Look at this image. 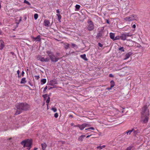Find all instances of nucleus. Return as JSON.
<instances>
[{
	"label": "nucleus",
	"mask_w": 150,
	"mask_h": 150,
	"mask_svg": "<svg viewBox=\"0 0 150 150\" xmlns=\"http://www.w3.org/2000/svg\"><path fill=\"white\" fill-rule=\"evenodd\" d=\"M46 53L49 57H50L53 54L50 51H47Z\"/></svg>",
	"instance_id": "nucleus-18"
},
{
	"label": "nucleus",
	"mask_w": 150,
	"mask_h": 150,
	"mask_svg": "<svg viewBox=\"0 0 150 150\" xmlns=\"http://www.w3.org/2000/svg\"><path fill=\"white\" fill-rule=\"evenodd\" d=\"M21 110H22L18 109V110L16 111V112L15 114V115H18L20 114L21 112Z\"/></svg>",
	"instance_id": "nucleus-23"
},
{
	"label": "nucleus",
	"mask_w": 150,
	"mask_h": 150,
	"mask_svg": "<svg viewBox=\"0 0 150 150\" xmlns=\"http://www.w3.org/2000/svg\"><path fill=\"white\" fill-rule=\"evenodd\" d=\"M89 129H91L92 130H94L95 129V128L93 127H89L87 129H86L85 130H88Z\"/></svg>",
	"instance_id": "nucleus-34"
},
{
	"label": "nucleus",
	"mask_w": 150,
	"mask_h": 150,
	"mask_svg": "<svg viewBox=\"0 0 150 150\" xmlns=\"http://www.w3.org/2000/svg\"><path fill=\"white\" fill-rule=\"evenodd\" d=\"M58 116V115L57 113H55L54 115V117L55 118H57Z\"/></svg>",
	"instance_id": "nucleus-39"
},
{
	"label": "nucleus",
	"mask_w": 150,
	"mask_h": 150,
	"mask_svg": "<svg viewBox=\"0 0 150 150\" xmlns=\"http://www.w3.org/2000/svg\"><path fill=\"white\" fill-rule=\"evenodd\" d=\"M132 147L131 146H129L127 148L126 150H131Z\"/></svg>",
	"instance_id": "nucleus-42"
},
{
	"label": "nucleus",
	"mask_w": 150,
	"mask_h": 150,
	"mask_svg": "<svg viewBox=\"0 0 150 150\" xmlns=\"http://www.w3.org/2000/svg\"><path fill=\"white\" fill-rule=\"evenodd\" d=\"M17 73L18 75V77H19V73H20V71L19 70H18L17 71Z\"/></svg>",
	"instance_id": "nucleus-45"
},
{
	"label": "nucleus",
	"mask_w": 150,
	"mask_h": 150,
	"mask_svg": "<svg viewBox=\"0 0 150 150\" xmlns=\"http://www.w3.org/2000/svg\"><path fill=\"white\" fill-rule=\"evenodd\" d=\"M57 83V81L55 80H53L50 81L49 85L51 86H54L55 84Z\"/></svg>",
	"instance_id": "nucleus-10"
},
{
	"label": "nucleus",
	"mask_w": 150,
	"mask_h": 150,
	"mask_svg": "<svg viewBox=\"0 0 150 150\" xmlns=\"http://www.w3.org/2000/svg\"><path fill=\"white\" fill-rule=\"evenodd\" d=\"M109 76L110 77H112L113 76V75L112 74H110Z\"/></svg>",
	"instance_id": "nucleus-49"
},
{
	"label": "nucleus",
	"mask_w": 150,
	"mask_h": 150,
	"mask_svg": "<svg viewBox=\"0 0 150 150\" xmlns=\"http://www.w3.org/2000/svg\"><path fill=\"white\" fill-rule=\"evenodd\" d=\"M105 147V145H103L102 146H99L97 147V149H102L103 148H104Z\"/></svg>",
	"instance_id": "nucleus-28"
},
{
	"label": "nucleus",
	"mask_w": 150,
	"mask_h": 150,
	"mask_svg": "<svg viewBox=\"0 0 150 150\" xmlns=\"http://www.w3.org/2000/svg\"><path fill=\"white\" fill-rule=\"evenodd\" d=\"M56 13H57V14H59V9H57L56 10Z\"/></svg>",
	"instance_id": "nucleus-48"
},
{
	"label": "nucleus",
	"mask_w": 150,
	"mask_h": 150,
	"mask_svg": "<svg viewBox=\"0 0 150 150\" xmlns=\"http://www.w3.org/2000/svg\"><path fill=\"white\" fill-rule=\"evenodd\" d=\"M71 45L73 47L76 46V45L75 44H73V43H72L71 44Z\"/></svg>",
	"instance_id": "nucleus-47"
},
{
	"label": "nucleus",
	"mask_w": 150,
	"mask_h": 150,
	"mask_svg": "<svg viewBox=\"0 0 150 150\" xmlns=\"http://www.w3.org/2000/svg\"><path fill=\"white\" fill-rule=\"evenodd\" d=\"M86 137L85 135H82L78 138V140L80 141H82L84 137Z\"/></svg>",
	"instance_id": "nucleus-14"
},
{
	"label": "nucleus",
	"mask_w": 150,
	"mask_h": 150,
	"mask_svg": "<svg viewBox=\"0 0 150 150\" xmlns=\"http://www.w3.org/2000/svg\"><path fill=\"white\" fill-rule=\"evenodd\" d=\"M32 143V141L29 139L23 141L21 142V144L24 146V147L27 148L28 150L30 149Z\"/></svg>",
	"instance_id": "nucleus-3"
},
{
	"label": "nucleus",
	"mask_w": 150,
	"mask_h": 150,
	"mask_svg": "<svg viewBox=\"0 0 150 150\" xmlns=\"http://www.w3.org/2000/svg\"><path fill=\"white\" fill-rule=\"evenodd\" d=\"M132 54V53L131 52H129L126 54L125 55V58L124 59L126 60L128 59Z\"/></svg>",
	"instance_id": "nucleus-12"
},
{
	"label": "nucleus",
	"mask_w": 150,
	"mask_h": 150,
	"mask_svg": "<svg viewBox=\"0 0 150 150\" xmlns=\"http://www.w3.org/2000/svg\"><path fill=\"white\" fill-rule=\"evenodd\" d=\"M107 23H109V21H108V20H107Z\"/></svg>",
	"instance_id": "nucleus-56"
},
{
	"label": "nucleus",
	"mask_w": 150,
	"mask_h": 150,
	"mask_svg": "<svg viewBox=\"0 0 150 150\" xmlns=\"http://www.w3.org/2000/svg\"><path fill=\"white\" fill-rule=\"evenodd\" d=\"M11 53L12 54H13V52H11Z\"/></svg>",
	"instance_id": "nucleus-58"
},
{
	"label": "nucleus",
	"mask_w": 150,
	"mask_h": 150,
	"mask_svg": "<svg viewBox=\"0 0 150 150\" xmlns=\"http://www.w3.org/2000/svg\"><path fill=\"white\" fill-rule=\"evenodd\" d=\"M44 25L46 27H49L50 25V23L49 21L47 19H45L44 21Z\"/></svg>",
	"instance_id": "nucleus-9"
},
{
	"label": "nucleus",
	"mask_w": 150,
	"mask_h": 150,
	"mask_svg": "<svg viewBox=\"0 0 150 150\" xmlns=\"http://www.w3.org/2000/svg\"><path fill=\"white\" fill-rule=\"evenodd\" d=\"M57 15L58 17V21L59 22H60V20L61 19V18H62V16H61V15L60 14H57Z\"/></svg>",
	"instance_id": "nucleus-24"
},
{
	"label": "nucleus",
	"mask_w": 150,
	"mask_h": 150,
	"mask_svg": "<svg viewBox=\"0 0 150 150\" xmlns=\"http://www.w3.org/2000/svg\"><path fill=\"white\" fill-rule=\"evenodd\" d=\"M86 124L84 123L81 125L78 124L76 125H75L74 126V127H78L79 128L80 130H82L86 127Z\"/></svg>",
	"instance_id": "nucleus-8"
},
{
	"label": "nucleus",
	"mask_w": 150,
	"mask_h": 150,
	"mask_svg": "<svg viewBox=\"0 0 150 150\" xmlns=\"http://www.w3.org/2000/svg\"><path fill=\"white\" fill-rule=\"evenodd\" d=\"M22 20V18L21 17H20V19H19V22H21Z\"/></svg>",
	"instance_id": "nucleus-53"
},
{
	"label": "nucleus",
	"mask_w": 150,
	"mask_h": 150,
	"mask_svg": "<svg viewBox=\"0 0 150 150\" xmlns=\"http://www.w3.org/2000/svg\"><path fill=\"white\" fill-rule=\"evenodd\" d=\"M127 28V29H129V26L128 25H127L125 27V28H124V29L125 30H127L126 29H125Z\"/></svg>",
	"instance_id": "nucleus-40"
},
{
	"label": "nucleus",
	"mask_w": 150,
	"mask_h": 150,
	"mask_svg": "<svg viewBox=\"0 0 150 150\" xmlns=\"http://www.w3.org/2000/svg\"><path fill=\"white\" fill-rule=\"evenodd\" d=\"M119 39H120V36L118 35V36H116L115 37L114 40H118Z\"/></svg>",
	"instance_id": "nucleus-29"
},
{
	"label": "nucleus",
	"mask_w": 150,
	"mask_h": 150,
	"mask_svg": "<svg viewBox=\"0 0 150 150\" xmlns=\"http://www.w3.org/2000/svg\"><path fill=\"white\" fill-rule=\"evenodd\" d=\"M17 109L26 110L29 108L30 105L27 103H19L16 105Z\"/></svg>",
	"instance_id": "nucleus-2"
},
{
	"label": "nucleus",
	"mask_w": 150,
	"mask_h": 150,
	"mask_svg": "<svg viewBox=\"0 0 150 150\" xmlns=\"http://www.w3.org/2000/svg\"><path fill=\"white\" fill-rule=\"evenodd\" d=\"M142 119L144 123H146L149 120V112L146 105H144L142 108Z\"/></svg>",
	"instance_id": "nucleus-1"
},
{
	"label": "nucleus",
	"mask_w": 150,
	"mask_h": 150,
	"mask_svg": "<svg viewBox=\"0 0 150 150\" xmlns=\"http://www.w3.org/2000/svg\"><path fill=\"white\" fill-rule=\"evenodd\" d=\"M50 97H48L47 98V100L46 101V102L47 103V106H48V104L50 102Z\"/></svg>",
	"instance_id": "nucleus-25"
},
{
	"label": "nucleus",
	"mask_w": 150,
	"mask_h": 150,
	"mask_svg": "<svg viewBox=\"0 0 150 150\" xmlns=\"http://www.w3.org/2000/svg\"><path fill=\"white\" fill-rule=\"evenodd\" d=\"M24 72L23 71L22 72V75L23 76L24 74Z\"/></svg>",
	"instance_id": "nucleus-52"
},
{
	"label": "nucleus",
	"mask_w": 150,
	"mask_h": 150,
	"mask_svg": "<svg viewBox=\"0 0 150 150\" xmlns=\"http://www.w3.org/2000/svg\"><path fill=\"white\" fill-rule=\"evenodd\" d=\"M110 86L111 88L115 86V83L112 80L110 82Z\"/></svg>",
	"instance_id": "nucleus-21"
},
{
	"label": "nucleus",
	"mask_w": 150,
	"mask_h": 150,
	"mask_svg": "<svg viewBox=\"0 0 150 150\" xmlns=\"http://www.w3.org/2000/svg\"><path fill=\"white\" fill-rule=\"evenodd\" d=\"M81 57L85 60H87V59L86 57V55L85 54H83L81 55Z\"/></svg>",
	"instance_id": "nucleus-20"
},
{
	"label": "nucleus",
	"mask_w": 150,
	"mask_h": 150,
	"mask_svg": "<svg viewBox=\"0 0 150 150\" xmlns=\"http://www.w3.org/2000/svg\"><path fill=\"white\" fill-rule=\"evenodd\" d=\"M137 18V16L136 15L132 14L125 18H124V19L126 21L130 22L134 20H136Z\"/></svg>",
	"instance_id": "nucleus-4"
},
{
	"label": "nucleus",
	"mask_w": 150,
	"mask_h": 150,
	"mask_svg": "<svg viewBox=\"0 0 150 150\" xmlns=\"http://www.w3.org/2000/svg\"><path fill=\"white\" fill-rule=\"evenodd\" d=\"M112 88H111V86H110V88H107V89H108V90H110L112 89Z\"/></svg>",
	"instance_id": "nucleus-51"
},
{
	"label": "nucleus",
	"mask_w": 150,
	"mask_h": 150,
	"mask_svg": "<svg viewBox=\"0 0 150 150\" xmlns=\"http://www.w3.org/2000/svg\"><path fill=\"white\" fill-rule=\"evenodd\" d=\"M38 17V15L37 13H35L34 15V17L35 19L36 20L37 19Z\"/></svg>",
	"instance_id": "nucleus-33"
},
{
	"label": "nucleus",
	"mask_w": 150,
	"mask_h": 150,
	"mask_svg": "<svg viewBox=\"0 0 150 150\" xmlns=\"http://www.w3.org/2000/svg\"><path fill=\"white\" fill-rule=\"evenodd\" d=\"M42 148V150H45V149L47 146V145L45 143L41 144Z\"/></svg>",
	"instance_id": "nucleus-13"
},
{
	"label": "nucleus",
	"mask_w": 150,
	"mask_h": 150,
	"mask_svg": "<svg viewBox=\"0 0 150 150\" xmlns=\"http://www.w3.org/2000/svg\"><path fill=\"white\" fill-rule=\"evenodd\" d=\"M1 33V31H0V33Z\"/></svg>",
	"instance_id": "nucleus-60"
},
{
	"label": "nucleus",
	"mask_w": 150,
	"mask_h": 150,
	"mask_svg": "<svg viewBox=\"0 0 150 150\" xmlns=\"http://www.w3.org/2000/svg\"><path fill=\"white\" fill-rule=\"evenodd\" d=\"M39 60L41 62H45V57H41L39 58Z\"/></svg>",
	"instance_id": "nucleus-30"
},
{
	"label": "nucleus",
	"mask_w": 150,
	"mask_h": 150,
	"mask_svg": "<svg viewBox=\"0 0 150 150\" xmlns=\"http://www.w3.org/2000/svg\"><path fill=\"white\" fill-rule=\"evenodd\" d=\"M110 38L114 40L115 37L114 33H110Z\"/></svg>",
	"instance_id": "nucleus-16"
},
{
	"label": "nucleus",
	"mask_w": 150,
	"mask_h": 150,
	"mask_svg": "<svg viewBox=\"0 0 150 150\" xmlns=\"http://www.w3.org/2000/svg\"><path fill=\"white\" fill-rule=\"evenodd\" d=\"M98 45H99L100 47H103V44H101V43H98Z\"/></svg>",
	"instance_id": "nucleus-43"
},
{
	"label": "nucleus",
	"mask_w": 150,
	"mask_h": 150,
	"mask_svg": "<svg viewBox=\"0 0 150 150\" xmlns=\"http://www.w3.org/2000/svg\"><path fill=\"white\" fill-rule=\"evenodd\" d=\"M86 125V127H90L91 126L90 124H86V123H85Z\"/></svg>",
	"instance_id": "nucleus-44"
},
{
	"label": "nucleus",
	"mask_w": 150,
	"mask_h": 150,
	"mask_svg": "<svg viewBox=\"0 0 150 150\" xmlns=\"http://www.w3.org/2000/svg\"><path fill=\"white\" fill-rule=\"evenodd\" d=\"M45 62H48L49 61V59L48 57H47L46 58H45Z\"/></svg>",
	"instance_id": "nucleus-37"
},
{
	"label": "nucleus",
	"mask_w": 150,
	"mask_h": 150,
	"mask_svg": "<svg viewBox=\"0 0 150 150\" xmlns=\"http://www.w3.org/2000/svg\"><path fill=\"white\" fill-rule=\"evenodd\" d=\"M26 79L25 78H23L22 79L21 81V83H25L26 82V81L25 80Z\"/></svg>",
	"instance_id": "nucleus-19"
},
{
	"label": "nucleus",
	"mask_w": 150,
	"mask_h": 150,
	"mask_svg": "<svg viewBox=\"0 0 150 150\" xmlns=\"http://www.w3.org/2000/svg\"><path fill=\"white\" fill-rule=\"evenodd\" d=\"M0 41L1 42V45H0V50H1L4 47V45L3 44L4 42L2 41V40H0Z\"/></svg>",
	"instance_id": "nucleus-15"
},
{
	"label": "nucleus",
	"mask_w": 150,
	"mask_h": 150,
	"mask_svg": "<svg viewBox=\"0 0 150 150\" xmlns=\"http://www.w3.org/2000/svg\"><path fill=\"white\" fill-rule=\"evenodd\" d=\"M80 6L78 4L76 5L75 6V11H78L80 8Z\"/></svg>",
	"instance_id": "nucleus-22"
},
{
	"label": "nucleus",
	"mask_w": 150,
	"mask_h": 150,
	"mask_svg": "<svg viewBox=\"0 0 150 150\" xmlns=\"http://www.w3.org/2000/svg\"><path fill=\"white\" fill-rule=\"evenodd\" d=\"M91 136V135H88L86 137V138H89L90 136Z\"/></svg>",
	"instance_id": "nucleus-54"
},
{
	"label": "nucleus",
	"mask_w": 150,
	"mask_h": 150,
	"mask_svg": "<svg viewBox=\"0 0 150 150\" xmlns=\"http://www.w3.org/2000/svg\"><path fill=\"white\" fill-rule=\"evenodd\" d=\"M51 110L53 111L54 112H56L57 111V109L56 108H53Z\"/></svg>",
	"instance_id": "nucleus-36"
},
{
	"label": "nucleus",
	"mask_w": 150,
	"mask_h": 150,
	"mask_svg": "<svg viewBox=\"0 0 150 150\" xmlns=\"http://www.w3.org/2000/svg\"><path fill=\"white\" fill-rule=\"evenodd\" d=\"M138 132H139V131L138 130L134 131V134H136Z\"/></svg>",
	"instance_id": "nucleus-41"
},
{
	"label": "nucleus",
	"mask_w": 150,
	"mask_h": 150,
	"mask_svg": "<svg viewBox=\"0 0 150 150\" xmlns=\"http://www.w3.org/2000/svg\"><path fill=\"white\" fill-rule=\"evenodd\" d=\"M69 44L68 43H66L64 44V47L66 49H67L69 48Z\"/></svg>",
	"instance_id": "nucleus-27"
},
{
	"label": "nucleus",
	"mask_w": 150,
	"mask_h": 150,
	"mask_svg": "<svg viewBox=\"0 0 150 150\" xmlns=\"http://www.w3.org/2000/svg\"><path fill=\"white\" fill-rule=\"evenodd\" d=\"M24 3L28 4V5H30V4L28 1L26 0H24Z\"/></svg>",
	"instance_id": "nucleus-35"
},
{
	"label": "nucleus",
	"mask_w": 150,
	"mask_h": 150,
	"mask_svg": "<svg viewBox=\"0 0 150 150\" xmlns=\"http://www.w3.org/2000/svg\"><path fill=\"white\" fill-rule=\"evenodd\" d=\"M33 39L36 41H40V35H38L36 37H32Z\"/></svg>",
	"instance_id": "nucleus-11"
},
{
	"label": "nucleus",
	"mask_w": 150,
	"mask_h": 150,
	"mask_svg": "<svg viewBox=\"0 0 150 150\" xmlns=\"http://www.w3.org/2000/svg\"><path fill=\"white\" fill-rule=\"evenodd\" d=\"M1 4H0V9L1 8Z\"/></svg>",
	"instance_id": "nucleus-57"
},
{
	"label": "nucleus",
	"mask_w": 150,
	"mask_h": 150,
	"mask_svg": "<svg viewBox=\"0 0 150 150\" xmlns=\"http://www.w3.org/2000/svg\"><path fill=\"white\" fill-rule=\"evenodd\" d=\"M50 58L51 61L53 62H57L59 59L58 58H57L54 55V54L50 57Z\"/></svg>",
	"instance_id": "nucleus-7"
},
{
	"label": "nucleus",
	"mask_w": 150,
	"mask_h": 150,
	"mask_svg": "<svg viewBox=\"0 0 150 150\" xmlns=\"http://www.w3.org/2000/svg\"><path fill=\"white\" fill-rule=\"evenodd\" d=\"M131 35H130L129 33H123L120 35V39L123 40H125L126 38L127 37L131 36Z\"/></svg>",
	"instance_id": "nucleus-6"
},
{
	"label": "nucleus",
	"mask_w": 150,
	"mask_h": 150,
	"mask_svg": "<svg viewBox=\"0 0 150 150\" xmlns=\"http://www.w3.org/2000/svg\"><path fill=\"white\" fill-rule=\"evenodd\" d=\"M88 29L89 31H91L94 29V25L93 23V22L90 20L88 21Z\"/></svg>",
	"instance_id": "nucleus-5"
},
{
	"label": "nucleus",
	"mask_w": 150,
	"mask_h": 150,
	"mask_svg": "<svg viewBox=\"0 0 150 150\" xmlns=\"http://www.w3.org/2000/svg\"><path fill=\"white\" fill-rule=\"evenodd\" d=\"M133 131H134V129H132L131 130L127 131L126 133L127 134H130Z\"/></svg>",
	"instance_id": "nucleus-26"
},
{
	"label": "nucleus",
	"mask_w": 150,
	"mask_h": 150,
	"mask_svg": "<svg viewBox=\"0 0 150 150\" xmlns=\"http://www.w3.org/2000/svg\"><path fill=\"white\" fill-rule=\"evenodd\" d=\"M132 27L133 28H136V25L135 24L133 25L132 26Z\"/></svg>",
	"instance_id": "nucleus-50"
},
{
	"label": "nucleus",
	"mask_w": 150,
	"mask_h": 150,
	"mask_svg": "<svg viewBox=\"0 0 150 150\" xmlns=\"http://www.w3.org/2000/svg\"><path fill=\"white\" fill-rule=\"evenodd\" d=\"M35 79L36 80H38L39 79V78H40V76L38 75L35 76Z\"/></svg>",
	"instance_id": "nucleus-38"
},
{
	"label": "nucleus",
	"mask_w": 150,
	"mask_h": 150,
	"mask_svg": "<svg viewBox=\"0 0 150 150\" xmlns=\"http://www.w3.org/2000/svg\"><path fill=\"white\" fill-rule=\"evenodd\" d=\"M38 149V148H35L33 150H37Z\"/></svg>",
	"instance_id": "nucleus-55"
},
{
	"label": "nucleus",
	"mask_w": 150,
	"mask_h": 150,
	"mask_svg": "<svg viewBox=\"0 0 150 150\" xmlns=\"http://www.w3.org/2000/svg\"><path fill=\"white\" fill-rule=\"evenodd\" d=\"M46 82V79H43L41 80V85H43Z\"/></svg>",
	"instance_id": "nucleus-17"
},
{
	"label": "nucleus",
	"mask_w": 150,
	"mask_h": 150,
	"mask_svg": "<svg viewBox=\"0 0 150 150\" xmlns=\"http://www.w3.org/2000/svg\"><path fill=\"white\" fill-rule=\"evenodd\" d=\"M102 36V34L101 33H99L97 35L96 37L97 38H99L100 37H101Z\"/></svg>",
	"instance_id": "nucleus-31"
},
{
	"label": "nucleus",
	"mask_w": 150,
	"mask_h": 150,
	"mask_svg": "<svg viewBox=\"0 0 150 150\" xmlns=\"http://www.w3.org/2000/svg\"><path fill=\"white\" fill-rule=\"evenodd\" d=\"M47 86H46L45 87V88H44V91H45L47 90Z\"/></svg>",
	"instance_id": "nucleus-46"
},
{
	"label": "nucleus",
	"mask_w": 150,
	"mask_h": 150,
	"mask_svg": "<svg viewBox=\"0 0 150 150\" xmlns=\"http://www.w3.org/2000/svg\"><path fill=\"white\" fill-rule=\"evenodd\" d=\"M119 50L121 51L122 52H124V47H120L119 48Z\"/></svg>",
	"instance_id": "nucleus-32"
},
{
	"label": "nucleus",
	"mask_w": 150,
	"mask_h": 150,
	"mask_svg": "<svg viewBox=\"0 0 150 150\" xmlns=\"http://www.w3.org/2000/svg\"><path fill=\"white\" fill-rule=\"evenodd\" d=\"M88 134V133H87V134Z\"/></svg>",
	"instance_id": "nucleus-59"
}]
</instances>
